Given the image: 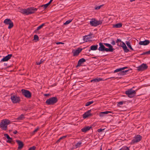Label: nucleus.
<instances>
[{
  "instance_id": "a211bd4d",
  "label": "nucleus",
  "mask_w": 150,
  "mask_h": 150,
  "mask_svg": "<svg viewBox=\"0 0 150 150\" xmlns=\"http://www.w3.org/2000/svg\"><path fill=\"white\" fill-rule=\"evenodd\" d=\"M150 42L149 40H145L144 41H140L139 44L140 45H146L149 44Z\"/></svg>"
},
{
  "instance_id": "f3484780",
  "label": "nucleus",
  "mask_w": 150,
  "mask_h": 150,
  "mask_svg": "<svg viewBox=\"0 0 150 150\" xmlns=\"http://www.w3.org/2000/svg\"><path fill=\"white\" fill-rule=\"evenodd\" d=\"M12 56L11 54H8L6 56L4 57L1 60V62H6L8 61Z\"/></svg>"
},
{
  "instance_id": "412c9836",
  "label": "nucleus",
  "mask_w": 150,
  "mask_h": 150,
  "mask_svg": "<svg viewBox=\"0 0 150 150\" xmlns=\"http://www.w3.org/2000/svg\"><path fill=\"white\" fill-rule=\"evenodd\" d=\"M110 111H106L104 112H101L99 113V115L100 117H103L104 116L105 114H108L109 113H111Z\"/></svg>"
},
{
  "instance_id": "6e6552de",
  "label": "nucleus",
  "mask_w": 150,
  "mask_h": 150,
  "mask_svg": "<svg viewBox=\"0 0 150 150\" xmlns=\"http://www.w3.org/2000/svg\"><path fill=\"white\" fill-rule=\"evenodd\" d=\"M21 92L22 94L26 98H30L31 97V93L29 91L24 89H22Z\"/></svg>"
},
{
  "instance_id": "393cba45",
  "label": "nucleus",
  "mask_w": 150,
  "mask_h": 150,
  "mask_svg": "<svg viewBox=\"0 0 150 150\" xmlns=\"http://www.w3.org/2000/svg\"><path fill=\"white\" fill-rule=\"evenodd\" d=\"M122 24L121 23H119L115 24L113 25V28H119L122 27Z\"/></svg>"
},
{
  "instance_id": "a19ab883",
  "label": "nucleus",
  "mask_w": 150,
  "mask_h": 150,
  "mask_svg": "<svg viewBox=\"0 0 150 150\" xmlns=\"http://www.w3.org/2000/svg\"><path fill=\"white\" fill-rule=\"evenodd\" d=\"M105 129H102L101 128L97 130L98 132H104V130Z\"/></svg>"
},
{
  "instance_id": "9d476101",
  "label": "nucleus",
  "mask_w": 150,
  "mask_h": 150,
  "mask_svg": "<svg viewBox=\"0 0 150 150\" xmlns=\"http://www.w3.org/2000/svg\"><path fill=\"white\" fill-rule=\"evenodd\" d=\"M142 139V137L140 135H138L134 137V138L132 140L130 143L131 144H133L135 143L139 142Z\"/></svg>"
},
{
  "instance_id": "f8f14e48",
  "label": "nucleus",
  "mask_w": 150,
  "mask_h": 150,
  "mask_svg": "<svg viewBox=\"0 0 150 150\" xmlns=\"http://www.w3.org/2000/svg\"><path fill=\"white\" fill-rule=\"evenodd\" d=\"M148 66L146 64L143 63L137 67V70L138 71H142L147 69Z\"/></svg>"
},
{
  "instance_id": "37998d69",
  "label": "nucleus",
  "mask_w": 150,
  "mask_h": 150,
  "mask_svg": "<svg viewBox=\"0 0 150 150\" xmlns=\"http://www.w3.org/2000/svg\"><path fill=\"white\" fill-rule=\"evenodd\" d=\"M123 103H125V102L123 101H120L117 103V105H122Z\"/></svg>"
},
{
  "instance_id": "13d9d810",
  "label": "nucleus",
  "mask_w": 150,
  "mask_h": 150,
  "mask_svg": "<svg viewBox=\"0 0 150 150\" xmlns=\"http://www.w3.org/2000/svg\"><path fill=\"white\" fill-rule=\"evenodd\" d=\"M100 150H102V146H100Z\"/></svg>"
},
{
  "instance_id": "dca6fc26",
  "label": "nucleus",
  "mask_w": 150,
  "mask_h": 150,
  "mask_svg": "<svg viewBox=\"0 0 150 150\" xmlns=\"http://www.w3.org/2000/svg\"><path fill=\"white\" fill-rule=\"evenodd\" d=\"M16 142L17 143L18 145L17 149L18 150H21L24 146V144L23 142L22 141L19 140H16Z\"/></svg>"
},
{
  "instance_id": "2eb2a0df",
  "label": "nucleus",
  "mask_w": 150,
  "mask_h": 150,
  "mask_svg": "<svg viewBox=\"0 0 150 150\" xmlns=\"http://www.w3.org/2000/svg\"><path fill=\"white\" fill-rule=\"evenodd\" d=\"M93 35V34L90 33L89 35L84 36L83 37V39L84 41L87 42L89 41L90 39L92 38L91 35Z\"/></svg>"
},
{
  "instance_id": "6ab92c4d",
  "label": "nucleus",
  "mask_w": 150,
  "mask_h": 150,
  "mask_svg": "<svg viewBox=\"0 0 150 150\" xmlns=\"http://www.w3.org/2000/svg\"><path fill=\"white\" fill-rule=\"evenodd\" d=\"M86 61V60L84 58H82L80 59L78 62L76 66V67H78L81 66V64Z\"/></svg>"
},
{
  "instance_id": "338daca9",
  "label": "nucleus",
  "mask_w": 150,
  "mask_h": 150,
  "mask_svg": "<svg viewBox=\"0 0 150 150\" xmlns=\"http://www.w3.org/2000/svg\"><path fill=\"white\" fill-rule=\"evenodd\" d=\"M108 150H110V149H108Z\"/></svg>"
},
{
  "instance_id": "3c124183",
  "label": "nucleus",
  "mask_w": 150,
  "mask_h": 150,
  "mask_svg": "<svg viewBox=\"0 0 150 150\" xmlns=\"http://www.w3.org/2000/svg\"><path fill=\"white\" fill-rule=\"evenodd\" d=\"M11 143L12 144H14L15 143V142L12 140L11 141V143Z\"/></svg>"
},
{
  "instance_id": "8fccbe9b",
  "label": "nucleus",
  "mask_w": 150,
  "mask_h": 150,
  "mask_svg": "<svg viewBox=\"0 0 150 150\" xmlns=\"http://www.w3.org/2000/svg\"><path fill=\"white\" fill-rule=\"evenodd\" d=\"M7 64H7V63H4V65L5 66H6V68H9V67H9V66H8H8H7Z\"/></svg>"
},
{
  "instance_id": "f257e3e1",
  "label": "nucleus",
  "mask_w": 150,
  "mask_h": 150,
  "mask_svg": "<svg viewBox=\"0 0 150 150\" xmlns=\"http://www.w3.org/2000/svg\"><path fill=\"white\" fill-rule=\"evenodd\" d=\"M103 44L104 45L109 48H105L103 43L100 42L99 43L100 47L98 49L100 51L112 52L115 50L113 48L111 44L107 43H104Z\"/></svg>"
},
{
  "instance_id": "72a5a7b5",
  "label": "nucleus",
  "mask_w": 150,
  "mask_h": 150,
  "mask_svg": "<svg viewBox=\"0 0 150 150\" xmlns=\"http://www.w3.org/2000/svg\"><path fill=\"white\" fill-rule=\"evenodd\" d=\"M67 137V135H65V136H63V137H61L60 138H59V139L57 140V142H59L61 140H62V139H65Z\"/></svg>"
},
{
  "instance_id": "7c9ffc66",
  "label": "nucleus",
  "mask_w": 150,
  "mask_h": 150,
  "mask_svg": "<svg viewBox=\"0 0 150 150\" xmlns=\"http://www.w3.org/2000/svg\"><path fill=\"white\" fill-rule=\"evenodd\" d=\"M73 19H69L66 21V22L64 23V25H67L69 24L72 21Z\"/></svg>"
},
{
  "instance_id": "e2e57ef3",
  "label": "nucleus",
  "mask_w": 150,
  "mask_h": 150,
  "mask_svg": "<svg viewBox=\"0 0 150 150\" xmlns=\"http://www.w3.org/2000/svg\"><path fill=\"white\" fill-rule=\"evenodd\" d=\"M114 77H110V78L111 79V78H114Z\"/></svg>"
},
{
  "instance_id": "4468645a",
  "label": "nucleus",
  "mask_w": 150,
  "mask_h": 150,
  "mask_svg": "<svg viewBox=\"0 0 150 150\" xmlns=\"http://www.w3.org/2000/svg\"><path fill=\"white\" fill-rule=\"evenodd\" d=\"M91 110H89L85 112L83 115V117L84 119H86L89 117H91L93 115L92 113H91Z\"/></svg>"
},
{
  "instance_id": "ea45409f",
  "label": "nucleus",
  "mask_w": 150,
  "mask_h": 150,
  "mask_svg": "<svg viewBox=\"0 0 150 150\" xmlns=\"http://www.w3.org/2000/svg\"><path fill=\"white\" fill-rule=\"evenodd\" d=\"M112 42H111V44H112L113 45H115V40H114L113 39H111Z\"/></svg>"
},
{
  "instance_id": "052dcab7",
  "label": "nucleus",
  "mask_w": 150,
  "mask_h": 150,
  "mask_svg": "<svg viewBox=\"0 0 150 150\" xmlns=\"http://www.w3.org/2000/svg\"><path fill=\"white\" fill-rule=\"evenodd\" d=\"M40 7H43L44 8L43 5H42Z\"/></svg>"
},
{
  "instance_id": "423d86ee",
  "label": "nucleus",
  "mask_w": 150,
  "mask_h": 150,
  "mask_svg": "<svg viewBox=\"0 0 150 150\" xmlns=\"http://www.w3.org/2000/svg\"><path fill=\"white\" fill-rule=\"evenodd\" d=\"M137 90H133L132 88H130L128 90L126 91L125 92V93L130 98H132L135 96L136 93V91Z\"/></svg>"
},
{
  "instance_id": "cd10ccee",
  "label": "nucleus",
  "mask_w": 150,
  "mask_h": 150,
  "mask_svg": "<svg viewBox=\"0 0 150 150\" xmlns=\"http://www.w3.org/2000/svg\"><path fill=\"white\" fill-rule=\"evenodd\" d=\"M82 143L81 142H79L77 143L75 146V148H77L78 147H80L81 146V144H82Z\"/></svg>"
},
{
  "instance_id": "20e7f679",
  "label": "nucleus",
  "mask_w": 150,
  "mask_h": 150,
  "mask_svg": "<svg viewBox=\"0 0 150 150\" xmlns=\"http://www.w3.org/2000/svg\"><path fill=\"white\" fill-rule=\"evenodd\" d=\"M11 122L8 119L2 120L0 123V127L3 130H6L7 129V125L11 123Z\"/></svg>"
},
{
  "instance_id": "473e14b6",
  "label": "nucleus",
  "mask_w": 150,
  "mask_h": 150,
  "mask_svg": "<svg viewBox=\"0 0 150 150\" xmlns=\"http://www.w3.org/2000/svg\"><path fill=\"white\" fill-rule=\"evenodd\" d=\"M39 40V37L38 35H35L34 36L33 40L38 41Z\"/></svg>"
},
{
  "instance_id": "79ce46f5",
  "label": "nucleus",
  "mask_w": 150,
  "mask_h": 150,
  "mask_svg": "<svg viewBox=\"0 0 150 150\" xmlns=\"http://www.w3.org/2000/svg\"><path fill=\"white\" fill-rule=\"evenodd\" d=\"M39 30L36 29L34 30V33L37 34H39L40 33V32L39 31Z\"/></svg>"
},
{
  "instance_id": "5701e85b",
  "label": "nucleus",
  "mask_w": 150,
  "mask_h": 150,
  "mask_svg": "<svg viewBox=\"0 0 150 150\" xmlns=\"http://www.w3.org/2000/svg\"><path fill=\"white\" fill-rule=\"evenodd\" d=\"M129 70H127L124 71H122L119 72L118 73V75L120 76H123L126 74V73H127Z\"/></svg>"
},
{
  "instance_id": "c03bdc74",
  "label": "nucleus",
  "mask_w": 150,
  "mask_h": 150,
  "mask_svg": "<svg viewBox=\"0 0 150 150\" xmlns=\"http://www.w3.org/2000/svg\"><path fill=\"white\" fill-rule=\"evenodd\" d=\"M49 5L48 4V3L47 4H43L44 9H46L49 6Z\"/></svg>"
},
{
  "instance_id": "b1692460",
  "label": "nucleus",
  "mask_w": 150,
  "mask_h": 150,
  "mask_svg": "<svg viewBox=\"0 0 150 150\" xmlns=\"http://www.w3.org/2000/svg\"><path fill=\"white\" fill-rule=\"evenodd\" d=\"M98 45H93L90 47V49L88 50L89 52L91 50H96L98 49Z\"/></svg>"
},
{
  "instance_id": "bb28decb",
  "label": "nucleus",
  "mask_w": 150,
  "mask_h": 150,
  "mask_svg": "<svg viewBox=\"0 0 150 150\" xmlns=\"http://www.w3.org/2000/svg\"><path fill=\"white\" fill-rule=\"evenodd\" d=\"M24 116V115L22 114L17 118V119L18 120H22L23 118H25Z\"/></svg>"
},
{
  "instance_id": "de8ad7c7",
  "label": "nucleus",
  "mask_w": 150,
  "mask_h": 150,
  "mask_svg": "<svg viewBox=\"0 0 150 150\" xmlns=\"http://www.w3.org/2000/svg\"><path fill=\"white\" fill-rule=\"evenodd\" d=\"M148 54V51L143 52V53L141 54V55H145V54Z\"/></svg>"
},
{
  "instance_id": "0eeeda50",
  "label": "nucleus",
  "mask_w": 150,
  "mask_h": 150,
  "mask_svg": "<svg viewBox=\"0 0 150 150\" xmlns=\"http://www.w3.org/2000/svg\"><path fill=\"white\" fill-rule=\"evenodd\" d=\"M103 20L98 21L95 18H92L90 22V24L92 26L96 27L99 25H101L102 23Z\"/></svg>"
},
{
  "instance_id": "5fc2aeb1",
  "label": "nucleus",
  "mask_w": 150,
  "mask_h": 150,
  "mask_svg": "<svg viewBox=\"0 0 150 150\" xmlns=\"http://www.w3.org/2000/svg\"><path fill=\"white\" fill-rule=\"evenodd\" d=\"M53 1V0H50L48 3L49 5H50L52 3Z\"/></svg>"
},
{
  "instance_id": "774afa93",
  "label": "nucleus",
  "mask_w": 150,
  "mask_h": 150,
  "mask_svg": "<svg viewBox=\"0 0 150 150\" xmlns=\"http://www.w3.org/2000/svg\"><path fill=\"white\" fill-rule=\"evenodd\" d=\"M1 57V56H0V57Z\"/></svg>"
},
{
  "instance_id": "09e8293b",
  "label": "nucleus",
  "mask_w": 150,
  "mask_h": 150,
  "mask_svg": "<svg viewBox=\"0 0 150 150\" xmlns=\"http://www.w3.org/2000/svg\"><path fill=\"white\" fill-rule=\"evenodd\" d=\"M127 68H128V67H124L122 68H121V69L122 71V70H123L126 69Z\"/></svg>"
},
{
  "instance_id": "39448f33",
  "label": "nucleus",
  "mask_w": 150,
  "mask_h": 150,
  "mask_svg": "<svg viewBox=\"0 0 150 150\" xmlns=\"http://www.w3.org/2000/svg\"><path fill=\"white\" fill-rule=\"evenodd\" d=\"M58 99L57 97H53L47 99L45 102L48 105H53L57 102Z\"/></svg>"
},
{
  "instance_id": "4d7b16f0",
  "label": "nucleus",
  "mask_w": 150,
  "mask_h": 150,
  "mask_svg": "<svg viewBox=\"0 0 150 150\" xmlns=\"http://www.w3.org/2000/svg\"><path fill=\"white\" fill-rule=\"evenodd\" d=\"M148 54H150V50L148 51Z\"/></svg>"
},
{
  "instance_id": "0e129e2a",
  "label": "nucleus",
  "mask_w": 150,
  "mask_h": 150,
  "mask_svg": "<svg viewBox=\"0 0 150 150\" xmlns=\"http://www.w3.org/2000/svg\"><path fill=\"white\" fill-rule=\"evenodd\" d=\"M86 47H84V48H83V49H84Z\"/></svg>"
},
{
  "instance_id": "864d4df0",
  "label": "nucleus",
  "mask_w": 150,
  "mask_h": 150,
  "mask_svg": "<svg viewBox=\"0 0 150 150\" xmlns=\"http://www.w3.org/2000/svg\"><path fill=\"white\" fill-rule=\"evenodd\" d=\"M91 82H96L95 80V79H92V80H91Z\"/></svg>"
},
{
  "instance_id": "c9c22d12",
  "label": "nucleus",
  "mask_w": 150,
  "mask_h": 150,
  "mask_svg": "<svg viewBox=\"0 0 150 150\" xmlns=\"http://www.w3.org/2000/svg\"><path fill=\"white\" fill-rule=\"evenodd\" d=\"M44 61V60H43V59H41L40 62H36V64L37 65H40Z\"/></svg>"
},
{
  "instance_id": "1a4fd4ad",
  "label": "nucleus",
  "mask_w": 150,
  "mask_h": 150,
  "mask_svg": "<svg viewBox=\"0 0 150 150\" xmlns=\"http://www.w3.org/2000/svg\"><path fill=\"white\" fill-rule=\"evenodd\" d=\"M4 23L6 25H9L8 28L10 29L13 26V23L9 18H6L4 21Z\"/></svg>"
},
{
  "instance_id": "49530a36",
  "label": "nucleus",
  "mask_w": 150,
  "mask_h": 150,
  "mask_svg": "<svg viewBox=\"0 0 150 150\" xmlns=\"http://www.w3.org/2000/svg\"><path fill=\"white\" fill-rule=\"evenodd\" d=\"M56 44L57 45H59V44H64V43H63V42H56Z\"/></svg>"
},
{
  "instance_id": "7ed1b4c3",
  "label": "nucleus",
  "mask_w": 150,
  "mask_h": 150,
  "mask_svg": "<svg viewBox=\"0 0 150 150\" xmlns=\"http://www.w3.org/2000/svg\"><path fill=\"white\" fill-rule=\"evenodd\" d=\"M116 42L117 43V45L118 46L121 47L122 48L124 52H127L129 51V50L127 48V47L125 43L122 41L120 39H117Z\"/></svg>"
},
{
  "instance_id": "ddd939ff",
  "label": "nucleus",
  "mask_w": 150,
  "mask_h": 150,
  "mask_svg": "<svg viewBox=\"0 0 150 150\" xmlns=\"http://www.w3.org/2000/svg\"><path fill=\"white\" fill-rule=\"evenodd\" d=\"M83 50V49L80 47H78L77 50H73L72 51V53L73 54V56H78L79 54Z\"/></svg>"
},
{
  "instance_id": "e433bc0d",
  "label": "nucleus",
  "mask_w": 150,
  "mask_h": 150,
  "mask_svg": "<svg viewBox=\"0 0 150 150\" xmlns=\"http://www.w3.org/2000/svg\"><path fill=\"white\" fill-rule=\"evenodd\" d=\"M103 6V4H102V5H100V6H95V10L99 9H100L101 7Z\"/></svg>"
},
{
  "instance_id": "2f4dec72",
  "label": "nucleus",
  "mask_w": 150,
  "mask_h": 150,
  "mask_svg": "<svg viewBox=\"0 0 150 150\" xmlns=\"http://www.w3.org/2000/svg\"><path fill=\"white\" fill-rule=\"evenodd\" d=\"M45 23H42V24L41 25H40L37 28V30H39L40 29L42 28L43 27V26L45 25Z\"/></svg>"
},
{
  "instance_id": "9b49d317",
  "label": "nucleus",
  "mask_w": 150,
  "mask_h": 150,
  "mask_svg": "<svg viewBox=\"0 0 150 150\" xmlns=\"http://www.w3.org/2000/svg\"><path fill=\"white\" fill-rule=\"evenodd\" d=\"M11 101L13 103H19L21 101L20 98L15 95L11 96Z\"/></svg>"
},
{
  "instance_id": "a878e982",
  "label": "nucleus",
  "mask_w": 150,
  "mask_h": 150,
  "mask_svg": "<svg viewBox=\"0 0 150 150\" xmlns=\"http://www.w3.org/2000/svg\"><path fill=\"white\" fill-rule=\"evenodd\" d=\"M126 43L129 49L132 51H134V50L132 47L131 44L129 41H126Z\"/></svg>"
},
{
  "instance_id": "f03ea898",
  "label": "nucleus",
  "mask_w": 150,
  "mask_h": 150,
  "mask_svg": "<svg viewBox=\"0 0 150 150\" xmlns=\"http://www.w3.org/2000/svg\"><path fill=\"white\" fill-rule=\"evenodd\" d=\"M38 9L34 7H28L26 9L22 8L20 12L25 15H28L34 13Z\"/></svg>"
},
{
  "instance_id": "603ef678",
  "label": "nucleus",
  "mask_w": 150,
  "mask_h": 150,
  "mask_svg": "<svg viewBox=\"0 0 150 150\" xmlns=\"http://www.w3.org/2000/svg\"><path fill=\"white\" fill-rule=\"evenodd\" d=\"M18 133V132L17 130H15L13 132V133L14 134H16Z\"/></svg>"
},
{
  "instance_id": "4be33fe9",
  "label": "nucleus",
  "mask_w": 150,
  "mask_h": 150,
  "mask_svg": "<svg viewBox=\"0 0 150 150\" xmlns=\"http://www.w3.org/2000/svg\"><path fill=\"white\" fill-rule=\"evenodd\" d=\"M91 128V127L89 126H87L86 127H84V128L81 129V131L83 132H85L89 130Z\"/></svg>"
},
{
  "instance_id": "69168bd1",
  "label": "nucleus",
  "mask_w": 150,
  "mask_h": 150,
  "mask_svg": "<svg viewBox=\"0 0 150 150\" xmlns=\"http://www.w3.org/2000/svg\"><path fill=\"white\" fill-rule=\"evenodd\" d=\"M134 88V87H133L132 88Z\"/></svg>"
},
{
  "instance_id": "aec40b11",
  "label": "nucleus",
  "mask_w": 150,
  "mask_h": 150,
  "mask_svg": "<svg viewBox=\"0 0 150 150\" xmlns=\"http://www.w3.org/2000/svg\"><path fill=\"white\" fill-rule=\"evenodd\" d=\"M4 135L8 139L6 141L7 142L9 143L11 142V141L13 140L12 138L10 137L7 134H5Z\"/></svg>"
},
{
  "instance_id": "bf43d9fd",
  "label": "nucleus",
  "mask_w": 150,
  "mask_h": 150,
  "mask_svg": "<svg viewBox=\"0 0 150 150\" xmlns=\"http://www.w3.org/2000/svg\"><path fill=\"white\" fill-rule=\"evenodd\" d=\"M135 0H130V1L131 2H132L133 1H135Z\"/></svg>"
},
{
  "instance_id": "c85d7f7f",
  "label": "nucleus",
  "mask_w": 150,
  "mask_h": 150,
  "mask_svg": "<svg viewBox=\"0 0 150 150\" xmlns=\"http://www.w3.org/2000/svg\"><path fill=\"white\" fill-rule=\"evenodd\" d=\"M94 102V101H88L86 102L85 103V105L86 106H88L90 105L91 104L93 103Z\"/></svg>"
},
{
  "instance_id": "c756f323",
  "label": "nucleus",
  "mask_w": 150,
  "mask_h": 150,
  "mask_svg": "<svg viewBox=\"0 0 150 150\" xmlns=\"http://www.w3.org/2000/svg\"><path fill=\"white\" fill-rule=\"evenodd\" d=\"M119 150H130L129 148L126 146H124Z\"/></svg>"
},
{
  "instance_id": "a18cd8bd",
  "label": "nucleus",
  "mask_w": 150,
  "mask_h": 150,
  "mask_svg": "<svg viewBox=\"0 0 150 150\" xmlns=\"http://www.w3.org/2000/svg\"><path fill=\"white\" fill-rule=\"evenodd\" d=\"M53 34H53V33L51 32V33H50L49 34H48V36H52L53 35Z\"/></svg>"
},
{
  "instance_id": "6e6d98bb",
  "label": "nucleus",
  "mask_w": 150,
  "mask_h": 150,
  "mask_svg": "<svg viewBox=\"0 0 150 150\" xmlns=\"http://www.w3.org/2000/svg\"><path fill=\"white\" fill-rule=\"evenodd\" d=\"M44 95L45 96H49V94H45Z\"/></svg>"
},
{
  "instance_id": "680f3d73",
  "label": "nucleus",
  "mask_w": 150,
  "mask_h": 150,
  "mask_svg": "<svg viewBox=\"0 0 150 150\" xmlns=\"http://www.w3.org/2000/svg\"><path fill=\"white\" fill-rule=\"evenodd\" d=\"M12 131V130L11 129H10V130H9V131L10 132H11Z\"/></svg>"
},
{
  "instance_id": "f704fd0d",
  "label": "nucleus",
  "mask_w": 150,
  "mask_h": 150,
  "mask_svg": "<svg viewBox=\"0 0 150 150\" xmlns=\"http://www.w3.org/2000/svg\"><path fill=\"white\" fill-rule=\"evenodd\" d=\"M96 82H98L100 81H103V79L100 78L98 77H97L96 78H95V79Z\"/></svg>"
},
{
  "instance_id": "58836bf2",
  "label": "nucleus",
  "mask_w": 150,
  "mask_h": 150,
  "mask_svg": "<svg viewBox=\"0 0 150 150\" xmlns=\"http://www.w3.org/2000/svg\"><path fill=\"white\" fill-rule=\"evenodd\" d=\"M121 71H122V70H121V68H119V69H117L115 70L114 71V73H115L118 72H120H120Z\"/></svg>"
},
{
  "instance_id": "4c0bfd02",
  "label": "nucleus",
  "mask_w": 150,
  "mask_h": 150,
  "mask_svg": "<svg viewBox=\"0 0 150 150\" xmlns=\"http://www.w3.org/2000/svg\"><path fill=\"white\" fill-rule=\"evenodd\" d=\"M39 128L38 127L33 132H32V135H34L35 134V133L38 131L39 130Z\"/></svg>"
}]
</instances>
